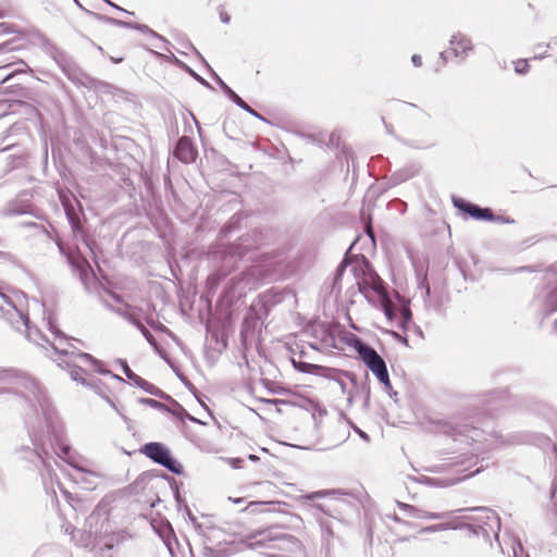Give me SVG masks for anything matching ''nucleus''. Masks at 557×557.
Returning a JSON list of instances; mask_svg holds the SVG:
<instances>
[{
    "mask_svg": "<svg viewBox=\"0 0 557 557\" xmlns=\"http://www.w3.org/2000/svg\"><path fill=\"white\" fill-rule=\"evenodd\" d=\"M46 326L52 338L42 334L38 329L32 327L28 318L25 329L14 330L24 333L29 342L41 347L46 356L54 361L58 367L69 371L73 381L94 389L99 395H101V382L90 377L92 373L111 375L112 379L124 382L121 376L111 373L100 360L74 347L70 338L58 327L52 317L47 318Z\"/></svg>",
    "mask_w": 557,
    "mask_h": 557,
    "instance_id": "nucleus-1",
    "label": "nucleus"
},
{
    "mask_svg": "<svg viewBox=\"0 0 557 557\" xmlns=\"http://www.w3.org/2000/svg\"><path fill=\"white\" fill-rule=\"evenodd\" d=\"M17 380L20 385L30 395H25L35 411V421L27 419L28 434L35 446L37 458L42 459L39 453L53 431L52 417L48 409V401L40 386L32 377L20 374L12 368L0 367V383H10Z\"/></svg>",
    "mask_w": 557,
    "mask_h": 557,
    "instance_id": "nucleus-2",
    "label": "nucleus"
},
{
    "mask_svg": "<svg viewBox=\"0 0 557 557\" xmlns=\"http://www.w3.org/2000/svg\"><path fill=\"white\" fill-rule=\"evenodd\" d=\"M443 432L451 436L455 442L471 444L473 446L471 455L458 462L462 466L466 465V470L478 463L480 454L486 453L506 443H513L498 434H491L488 437H483L484 432L482 430L469 424H460L455 420L445 422L443 424Z\"/></svg>",
    "mask_w": 557,
    "mask_h": 557,
    "instance_id": "nucleus-3",
    "label": "nucleus"
},
{
    "mask_svg": "<svg viewBox=\"0 0 557 557\" xmlns=\"http://www.w3.org/2000/svg\"><path fill=\"white\" fill-rule=\"evenodd\" d=\"M252 246L251 236L245 235L236 244L230 246L219 245L211 250L209 259L216 273L211 274L209 281H219L226 276L235 268L237 261L246 257Z\"/></svg>",
    "mask_w": 557,
    "mask_h": 557,
    "instance_id": "nucleus-4",
    "label": "nucleus"
},
{
    "mask_svg": "<svg viewBox=\"0 0 557 557\" xmlns=\"http://www.w3.org/2000/svg\"><path fill=\"white\" fill-rule=\"evenodd\" d=\"M0 317L13 329L27 326V312L25 311L24 294L13 293L9 295L0 287Z\"/></svg>",
    "mask_w": 557,
    "mask_h": 557,
    "instance_id": "nucleus-5",
    "label": "nucleus"
},
{
    "mask_svg": "<svg viewBox=\"0 0 557 557\" xmlns=\"http://www.w3.org/2000/svg\"><path fill=\"white\" fill-rule=\"evenodd\" d=\"M109 531L110 525L108 521V511L106 508L98 505L86 520V534L82 535L79 545L92 549L98 544V539L101 537L102 534H107Z\"/></svg>",
    "mask_w": 557,
    "mask_h": 557,
    "instance_id": "nucleus-6",
    "label": "nucleus"
},
{
    "mask_svg": "<svg viewBox=\"0 0 557 557\" xmlns=\"http://www.w3.org/2000/svg\"><path fill=\"white\" fill-rule=\"evenodd\" d=\"M140 450L146 457L166 468L172 473H183V466L172 457L170 449L165 445L159 442H151L145 444Z\"/></svg>",
    "mask_w": 557,
    "mask_h": 557,
    "instance_id": "nucleus-7",
    "label": "nucleus"
},
{
    "mask_svg": "<svg viewBox=\"0 0 557 557\" xmlns=\"http://www.w3.org/2000/svg\"><path fill=\"white\" fill-rule=\"evenodd\" d=\"M349 346L356 350L359 358L373 374H377L380 371L387 368L384 359L376 352V350L359 337L354 336L349 341Z\"/></svg>",
    "mask_w": 557,
    "mask_h": 557,
    "instance_id": "nucleus-8",
    "label": "nucleus"
},
{
    "mask_svg": "<svg viewBox=\"0 0 557 557\" xmlns=\"http://www.w3.org/2000/svg\"><path fill=\"white\" fill-rule=\"evenodd\" d=\"M66 462L74 469V473L71 474L72 480L83 490L95 491L104 479L102 473L88 470L72 459H67Z\"/></svg>",
    "mask_w": 557,
    "mask_h": 557,
    "instance_id": "nucleus-9",
    "label": "nucleus"
},
{
    "mask_svg": "<svg viewBox=\"0 0 557 557\" xmlns=\"http://www.w3.org/2000/svg\"><path fill=\"white\" fill-rule=\"evenodd\" d=\"M454 206L475 220H492L494 216L491 209L481 208L461 198H454Z\"/></svg>",
    "mask_w": 557,
    "mask_h": 557,
    "instance_id": "nucleus-10",
    "label": "nucleus"
},
{
    "mask_svg": "<svg viewBox=\"0 0 557 557\" xmlns=\"http://www.w3.org/2000/svg\"><path fill=\"white\" fill-rule=\"evenodd\" d=\"M449 44L454 55L456 58H460L461 60H465L468 55V52L473 50L471 39L462 33L453 35Z\"/></svg>",
    "mask_w": 557,
    "mask_h": 557,
    "instance_id": "nucleus-11",
    "label": "nucleus"
},
{
    "mask_svg": "<svg viewBox=\"0 0 557 557\" xmlns=\"http://www.w3.org/2000/svg\"><path fill=\"white\" fill-rule=\"evenodd\" d=\"M174 154L182 162L190 163L196 159L197 152L191 144V140L184 136L178 139Z\"/></svg>",
    "mask_w": 557,
    "mask_h": 557,
    "instance_id": "nucleus-12",
    "label": "nucleus"
},
{
    "mask_svg": "<svg viewBox=\"0 0 557 557\" xmlns=\"http://www.w3.org/2000/svg\"><path fill=\"white\" fill-rule=\"evenodd\" d=\"M468 510H479V511H481L482 515L479 518H476V521L478 522H483L484 524L488 525L491 530H493L496 527L497 531L495 532V537L496 539L498 537V531L500 529V522H499V517L496 515L495 511L490 510V509L484 508V507L463 508V509H458L457 511L461 512V511H468Z\"/></svg>",
    "mask_w": 557,
    "mask_h": 557,
    "instance_id": "nucleus-13",
    "label": "nucleus"
},
{
    "mask_svg": "<svg viewBox=\"0 0 557 557\" xmlns=\"http://www.w3.org/2000/svg\"><path fill=\"white\" fill-rule=\"evenodd\" d=\"M121 364H122L124 374L131 381H133L135 385H137L138 387L145 389L147 393H149L151 395H158L160 393L159 388H157L154 385H152L151 383L147 382L146 380H144L143 377H140L136 373H134L129 369V367L127 366V363L125 361H121Z\"/></svg>",
    "mask_w": 557,
    "mask_h": 557,
    "instance_id": "nucleus-14",
    "label": "nucleus"
},
{
    "mask_svg": "<svg viewBox=\"0 0 557 557\" xmlns=\"http://www.w3.org/2000/svg\"><path fill=\"white\" fill-rule=\"evenodd\" d=\"M218 82L226 94V96L239 108L248 112L249 114L262 119L258 112H256L250 106H248L230 86H227L220 77H218Z\"/></svg>",
    "mask_w": 557,
    "mask_h": 557,
    "instance_id": "nucleus-15",
    "label": "nucleus"
},
{
    "mask_svg": "<svg viewBox=\"0 0 557 557\" xmlns=\"http://www.w3.org/2000/svg\"><path fill=\"white\" fill-rule=\"evenodd\" d=\"M67 259L72 267L79 272L82 280H84V276L91 270L87 259L79 253L69 255Z\"/></svg>",
    "mask_w": 557,
    "mask_h": 557,
    "instance_id": "nucleus-16",
    "label": "nucleus"
},
{
    "mask_svg": "<svg viewBox=\"0 0 557 557\" xmlns=\"http://www.w3.org/2000/svg\"><path fill=\"white\" fill-rule=\"evenodd\" d=\"M544 311L546 314L557 313V285L545 297Z\"/></svg>",
    "mask_w": 557,
    "mask_h": 557,
    "instance_id": "nucleus-17",
    "label": "nucleus"
},
{
    "mask_svg": "<svg viewBox=\"0 0 557 557\" xmlns=\"http://www.w3.org/2000/svg\"><path fill=\"white\" fill-rule=\"evenodd\" d=\"M293 364H294L295 369H297L298 371L304 372V373L320 374L324 370V368H322L320 366L308 363V362L300 361V360L297 361L295 359H293Z\"/></svg>",
    "mask_w": 557,
    "mask_h": 557,
    "instance_id": "nucleus-18",
    "label": "nucleus"
},
{
    "mask_svg": "<svg viewBox=\"0 0 557 557\" xmlns=\"http://www.w3.org/2000/svg\"><path fill=\"white\" fill-rule=\"evenodd\" d=\"M449 512H426L419 509V512L412 513L413 518L418 519H431V520H440L448 517Z\"/></svg>",
    "mask_w": 557,
    "mask_h": 557,
    "instance_id": "nucleus-19",
    "label": "nucleus"
},
{
    "mask_svg": "<svg viewBox=\"0 0 557 557\" xmlns=\"http://www.w3.org/2000/svg\"><path fill=\"white\" fill-rule=\"evenodd\" d=\"M457 528H458L457 524H455L454 522L438 523V524L425 527L421 530V532L422 533H432V532L444 531V530H449V529H457Z\"/></svg>",
    "mask_w": 557,
    "mask_h": 557,
    "instance_id": "nucleus-20",
    "label": "nucleus"
},
{
    "mask_svg": "<svg viewBox=\"0 0 557 557\" xmlns=\"http://www.w3.org/2000/svg\"><path fill=\"white\" fill-rule=\"evenodd\" d=\"M132 323L140 331L149 344L156 346V339L149 330L138 320L133 319Z\"/></svg>",
    "mask_w": 557,
    "mask_h": 557,
    "instance_id": "nucleus-21",
    "label": "nucleus"
},
{
    "mask_svg": "<svg viewBox=\"0 0 557 557\" xmlns=\"http://www.w3.org/2000/svg\"><path fill=\"white\" fill-rule=\"evenodd\" d=\"M102 18L111 25L119 26V27H125V28L134 29V25L137 24V23L125 22V21H121V20H116L113 17H108V16H103Z\"/></svg>",
    "mask_w": 557,
    "mask_h": 557,
    "instance_id": "nucleus-22",
    "label": "nucleus"
},
{
    "mask_svg": "<svg viewBox=\"0 0 557 557\" xmlns=\"http://www.w3.org/2000/svg\"><path fill=\"white\" fill-rule=\"evenodd\" d=\"M374 375L384 385L386 391H391L392 389V384H391V381H389V375H388L387 368L384 369L383 371H380L377 374H374Z\"/></svg>",
    "mask_w": 557,
    "mask_h": 557,
    "instance_id": "nucleus-23",
    "label": "nucleus"
},
{
    "mask_svg": "<svg viewBox=\"0 0 557 557\" xmlns=\"http://www.w3.org/2000/svg\"><path fill=\"white\" fill-rule=\"evenodd\" d=\"M259 536L261 539L258 541V543L264 542V541H275V540L281 539V536L273 529L259 532Z\"/></svg>",
    "mask_w": 557,
    "mask_h": 557,
    "instance_id": "nucleus-24",
    "label": "nucleus"
},
{
    "mask_svg": "<svg viewBox=\"0 0 557 557\" xmlns=\"http://www.w3.org/2000/svg\"><path fill=\"white\" fill-rule=\"evenodd\" d=\"M515 71L518 74H525L529 71L528 61L520 59L517 62H515Z\"/></svg>",
    "mask_w": 557,
    "mask_h": 557,
    "instance_id": "nucleus-25",
    "label": "nucleus"
},
{
    "mask_svg": "<svg viewBox=\"0 0 557 557\" xmlns=\"http://www.w3.org/2000/svg\"><path fill=\"white\" fill-rule=\"evenodd\" d=\"M26 69H27V64L23 61L20 62V67H17L15 71L11 72L10 74L5 75L2 79H1V84L5 83V82H9L12 76L16 73H25L26 72Z\"/></svg>",
    "mask_w": 557,
    "mask_h": 557,
    "instance_id": "nucleus-26",
    "label": "nucleus"
},
{
    "mask_svg": "<svg viewBox=\"0 0 557 557\" xmlns=\"http://www.w3.org/2000/svg\"><path fill=\"white\" fill-rule=\"evenodd\" d=\"M331 493H332L331 491L323 490V491H317V492L309 493V494L305 495L304 497L308 500H314L317 498L325 497V496L330 495Z\"/></svg>",
    "mask_w": 557,
    "mask_h": 557,
    "instance_id": "nucleus-27",
    "label": "nucleus"
},
{
    "mask_svg": "<svg viewBox=\"0 0 557 557\" xmlns=\"http://www.w3.org/2000/svg\"><path fill=\"white\" fill-rule=\"evenodd\" d=\"M397 506L400 510L407 512L410 517H412V513L414 515L416 512H419L418 508L409 504L397 502Z\"/></svg>",
    "mask_w": 557,
    "mask_h": 557,
    "instance_id": "nucleus-28",
    "label": "nucleus"
},
{
    "mask_svg": "<svg viewBox=\"0 0 557 557\" xmlns=\"http://www.w3.org/2000/svg\"><path fill=\"white\" fill-rule=\"evenodd\" d=\"M140 401L145 405L152 407V408L165 409V406L163 404H161L160 401L152 399V398H143Z\"/></svg>",
    "mask_w": 557,
    "mask_h": 557,
    "instance_id": "nucleus-29",
    "label": "nucleus"
},
{
    "mask_svg": "<svg viewBox=\"0 0 557 557\" xmlns=\"http://www.w3.org/2000/svg\"><path fill=\"white\" fill-rule=\"evenodd\" d=\"M134 29H137L141 33H150L152 34L153 36H158L153 30H151L147 25H143V24H136L134 25Z\"/></svg>",
    "mask_w": 557,
    "mask_h": 557,
    "instance_id": "nucleus-30",
    "label": "nucleus"
},
{
    "mask_svg": "<svg viewBox=\"0 0 557 557\" xmlns=\"http://www.w3.org/2000/svg\"><path fill=\"white\" fill-rule=\"evenodd\" d=\"M251 275H253V272L245 273L243 280L246 281V285L249 286V288L253 287L256 285L255 282H251Z\"/></svg>",
    "mask_w": 557,
    "mask_h": 557,
    "instance_id": "nucleus-31",
    "label": "nucleus"
},
{
    "mask_svg": "<svg viewBox=\"0 0 557 557\" xmlns=\"http://www.w3.org/2000/svg\"><path fill=\"white\" fill-rule=\"evenodd\" d=\"M10 45H11L10 42L1 44L0 45V54L9 52V51H13L14 48H12Z\"/></svg>",
    "mask_w": 557,
    "mask_h": 557,
    "instance_id": "nucleus-32",
    "label": "nucleus"
},
{
    "mask_svg": "<svg viewBox=\"0 0 557 557\" xmlns=\"http://www.w3.org/2000/svg\"><path fill=\"white\" fill-rule=\"evenodd\" d=\"M345 268H346V262H345V261H343V262L338 265V268H337V270H336L335 280H337L338 277H341V276H342L343 272L345 271Z\"/></svg>",
    "mask_w": 557,
    "mask_h": 557,
    "instance_id": "nucleus-33",
    "label": "nucleus"
},
{
    "mask_svg": "<svg viewBox=\"0 0 557 557\" xmlns=\"http://www.w3.org/2000/svg\"><path fill=\"white\" fill-rule=\"evenodd\" d=\"M411 62L413 63L414 66H421L422 64V59L419 54H413L411 57Z\"/></svg>",
    "mask_w": 557,
    "mask_h": 557,
    "instance_id": "nucleus-34",
    "label": "nucleus"
},
{
    "mask_svg": "<svg viewBox=\"0 0 557 557\" xmlns=\"http://www.w3.org/2000/svg\"><path fill=\"white\" fill-rule=\"evenodd\" d=\"M220 18L225 24L230 23V21H231V16L224 11L220 12Z\"/></svg>",
    "mask_w": 557,
    "mask_h": 557,
    "instance_id": "nucleus-35",
    "label": "nucleus"
},
{
    "mask_svg": "<svg viewBox=\"0 0 557 557\" xmlns=\"http://www.w3.org/2000/svg\"><path fill=\"white\" fill-rule=\"evenodd\" d=\"M366 232L369 235V237L374 242V233H373L372 226L370 224H368L366 226Z\"/></svg>",
    "mask_w": 557,
    "mask_h": 557,
    "instance_id": "nucleus-36",
    "label": "nucleus"
},
{
    "mask_svg": "<svg viewBox=\"0 0 557 557\" xmlns=\"http://www.w3.org/2000/svg\"><path fill=\"white\" fill-rule=\"evenodd\" d=\"M60 449L64 456H67L70 454L71 447L69 445H61Z\"/></svg>",
    "mask_w": 557,
    "mask_h": 557,
    "instance_id": "nucleus-37",
    "label": "nucleus"
},
{
    "mask_svg": "<svg viewBox=\"0 0 557 557\" xmlns=\"http://www.w3.org/2000/svg\"><path fill=\"white\" fill-rule=\"evenodd\" d=\"M403 317H404V320H405V321H408V320L410 319V317H411L410 311H409V310H405V311L403 312Z\"/></svg>",
    "mask_w": 557,
    "mask_h": 557,
    "instance_id": "nucleus-38",
    "label": "nucleus"
},
{
    "mask_svg": "<svg viewBox=\"0 0 557 557\" xmlns=\"http://www.w3.org/2000/svg\"><path fill=\"white\" fill-rule=\"evenodd\" d=\"M108 4H110L111 7L115 8L116 10H120V11H123V12H126L128 13L126 10L120 8L119 5L114 4L112 1L109 0Z\"/></svg>",
    "mask_w": 557,
    "mask_h": 557,
    "instance_id": "nucleus-39",
    "label": "nucleus"
},
{
    "mask_svg": "<svg viewBox=\"0 0 557 557\" xmlns=\"http://www.w3.org/2000/svg\"><path fill=\"white\" fill-rule=\"evenodd\" d=\"M108 4H110L111 7L115 8L116 10H120V11H123V12H126L128 13L126 10L120 8L119 5L114 4L112 1L109 0Z\"/></svg>",
    "mask_w": 557,
    "mask_h": 557,
    "instance_id": "nucleus-40",
    "label": "nucleus"
},
{
    "mask_svg": "<svg viewBox=\"0 0 557 557\" xmlns=\"http://www.w3.org/2000/svg\"><path fill=\"white\" fill-rule=\"evenodd\" d=\"M108 4H110L111 7L115 8L116 10H120V11H123V12H126L128 13L126 10L120 8L119 5L114 4L112 1L109 0Z\"/></svg>",
    "mask_w": 557,
    "mask_h": 557,
    "instance_id": "nucleus-41",
    "label": "nucleus"
},
{
    "mask_svg": "<svg viewBox=\"0 0 557 557\" xmlns=\"http://www.w3.org/2000/svg\"><path fill=\"white\" fill-rule=\"evenodd\" d=\"M11 256L8 252L0 251V259L8 260Z\"/></svg>",
    "mask_w": 557,
    "mask_h": 557,
    "instance_id": "nucleus-42",
    "label": "nucleus"
},
{
    "mask_svg": "<svg viewBox=\"0 0 557 557\" xmlns=\"http://www.w3.org/2000/svg\"><path fill=\"white\" fill-rule=\"evenodd\" d=\"M103 398L108 401V404H110L111 407H113L114 409H116L114 403L108 397V396H103Z\"/></svg>",
    "mask_w": 557,
    "mask_h": 557,
    "instance_id": "nucleus-43",
    "label": "nucleus"
},
{
    "mask_svg": "<svg viewBox=\"0 0 557 557\" xmlns=\"http://www.w3.org/2000/svg\"><path fill=\"white\" fill-rule=\"evenodd\" d=\"M84 244L94 253V250H92V248L90 246V243L87 239H84Z\"/></svg>",
    "mask_w": 557,
    "mask_h": 557,
    "instance_id": "nucleus-44",
    "label": "nucleus"
},
{
    "mask_svg": "<svg viewBox=\"0 0 557 557\" xmlns=\"http://www.w3.org/2000/svg\"><path fill=\"white\" fill-rule=\"evenodd\" d=\"M359 435H360L363 440H366V441H368V440H369L368 434H367V433H364V432H362V431H359Z\"/></svg>",
    "mask_w": 557,
    "mask_h": 557,
    "instance_id": "nucleus-45",
    "label": "nucleus"
},
{
    "mask_svg": "<svg viewBox=\"0 0 557 557\" xmlns=\"http://www.w3.org/2000/svg\"><path fill=\"white\" fill-rule=\"evenodd\" d=\"M195 77L200 81L202 84H205L206 86H209V84L203 79L201 78L200 76H198L197 74H195Z\"/></svg>",
    "mask_w": 557,
    "mask_h": 557,
    "instance_id": "nucleus-46",
    "label": "nucleus"
},
{
    "mask_svg": "<svg viewBox=\"0 0 557 557\" xmlns=\"http://www.w3.org/2000/svg\"><path fill=\"white\" fill-rule=\"evenodd\" d=\"M440 57H441V59H442L444 62H446V60H447V59H446V52H441V53H440Z\"/></svg>",
    "mask_w": 557,
    "mask_h": 557,
    "instance_id": "nucleus-47",
    "label": "nucleus"
},
{
    "mask_svg": "<svg viewBox=\"0 0 557 557\" xmlns=\"http://www.w3.org/2000/svg\"><path fill=\"white\" fill-rule=\"evenodd\" d=\"M230 500H232V502H234V503H236V504H239V503H242V502H243V499H242V498H236V499L230 498Z\"/></svg>",
    "mask_w": 557,
    "mask_h": 557,
    "instance_id": "nucleus-48",
    "label": "nucleus"
},
{
    "mask_svg": "<svg viewBox=\"0 0 557 557\" xmlns=\"http://www.w3.org/2000/svg\"><path fill=\"white\" fill-rule=\"evenodd\" d=\"M341 388L343 392H345L346 384L344 382H339Z\"/></svg>",
    "mask_w": 557,
    "mask_h": 557,
    "instance_id": "nucleus-49",
    "label": "nucleus"
},
{
    "mask_svg": "<svg viewBox=\"0 0 557 557\" xmlns=\"http://www.w3.org/2000/svg\"><path fill=\"white\" fill-rule=\"evenodd\" d=\"M554 330H555V332L557 333V318H556V319H555V321H554Z\"/></svg>",
    "mask_w": 557,
    "mask_h": 557,
    "instance_id": "nucleus-50",
    "label": "nucleus"
},
{
    "mask_svg": "<svg viewBox=\"0 0 557 557\" xmlns=\"http://www.w3.org/2000/svg\"><path fill=\"white\" fill-rule=\"evenodd\" d=\"M249 459H251V460H257V459H258V457H256L255 455H249Z\"/></svg>",
    "mask_w": 557,
    "mask_h": 557,
    "instance_id": "nucleus-51",
    "label": "nucleus"
},
{
    "mask_svg": "<svg viewBox=\"0 0 557 557\" xmlns=\"http://www.w3.org/2000/svg\"><path fill=\"white\" fill-rule=\"evenodd\" d=\"M11 65H12V63H9V64H5V65L0 66V69H7V67H9V66H11Z\"/></svg>",
    "mask_w": 557,
    "mask_h": 557,
    "instance_id": "nucleus-52",
    "label": "nucleus"
},
{
    "mask_svg": "<svg viewBox=\"0 0 557 557\" xmlns=\"http://www.w3.org/2000/svg\"><path fill=\"white\" fill-rule=\"evenodd\" d=\"M478 472H480V469H479V468H478V469H475L474 471H472V472L470 473V475H473L474 473H478Z\"/></svg>",
    "mask_w": 557,
    "mask_h": 557,
    "instance_id": "nucleus-53",
    "label": "nucleus"
},
{
    "mask_svg": "<svg viewBox=\"0 0 557 557\" xmlns=\"http://www.w3.org/2000/svg\"><path fill=\"white\" fill-rule=\"evenodd\" d=\"M177 407L180 408L181 411H185L184 408L182 406H180L177 403H176Z\"/></svg>",
    "mask_w": 557,
    "mask_h": 557,
    "instance_id": "nucleus-54",
    "label": "nucleus"
},
{
    "mask_svg": "<svg viewBox=\"0 0 557 557\" xmlns=\"http://www.w3.org/2000/svg\"><path fill=\"white\" fill-rule=\"evenodd\" d=\"M554 450H555V453L557 454V447H556V446L554 447Z\"/></svg>",
    "mask_w": 557,
    "mask_h": 557,
    "instance_id": "nucleus-55",
    "label": "nucleus"
},
{
    "mask_svg": "<svg viewBox=\"0 0 557 557\" xmlns=\"http://www.w3.org/2000/svg\"><path fill=\"white\" fill-rule=\"evenodd\" d=\"M75 2L81 7V4L78 3V1H77V0H75Z\"/></svg>",
    "mask_w": 557,
    "mask_h": 557,
    "instance_id": "nucleus-56",
    "label": "nucleus"
},
{
    "mask_svg": "<svg viewBox=\"0 0 557 557\" xmlns=\"http://www.w3.org/2000/svg\"><path fill=\"white\" fill-rule=\"evenodd\" d=\"M103 1L107 2V3L109 2V0H103Z\"/></svg>",
    "mask_w": 557,
    "mask_h": 557,
    "instance_id": "nucleus-57",
    "label": "nucleus"
}]
</instances>
